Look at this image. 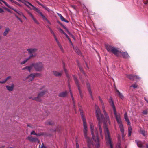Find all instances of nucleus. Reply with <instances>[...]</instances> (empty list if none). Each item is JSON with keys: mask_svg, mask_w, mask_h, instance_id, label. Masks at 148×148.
<instances>
[{"mask_svg": "<svg viewBox=\"0 0 148 148\" xmlns=\"http://www.w3.org/2000/svg\"><path fill=\"white\" fill-rule=\"evenodd\" d=\"M23 3L27 6L30 9H32L30 7V6H32L33 8V9L35 11H36L37 9L38 8H36L34 5H33L32 4L30 3L25 1H24L23 2Z\"/></svg>", "mask_w": 148, "mask_h": 148, "instance_id": "obj_6", "label": "nucleus"}, {"mask_svg": "<svg viewBox=\"0 0 148 148\" xmlns=\"http://www.w3.org/2000/svg\"><path fill=\"white\" fill-rule=\"evenodd\" d=\"M73 78L74 79V80L75 82V83L76 84V85H77L78 87V89L79 90V95L80 96V97L81 98H83V94L82 93V91L80 88V86H79L78 82L77 80V79L76 77L75 76H73Z\"/></svg>", "mask_w": 148, "mask_h": 148, "instance_id": "obj_7", "label": "nucleus"}, {"mask_svg": "<svg viewBox=\"0 0 148 148\" xmlns=\"http://www.w3.org/2000/svg\"><path fill=\"white\" fill-rule=\"evenodd\" d=\"M74 49L75 51L77 53L78 55H80L81 54V52L78 49L77 47H74L73 46Z\"/></svg>", "mask_w": 148, "mask_h": 148, "instance_id": "obj_27", "label": "nucleus"}, {"mask_svg": "<svg viewBox=\"0 0 148 148\" xmlns=\"http://www.w3.org/2000/svg\"><path fill=\"white\" fill-rule=\"evenodd\" d=\"M69 91H70V93L71 94V98H72V100H73L74 98H73V94H72V91H71V90L70 86H69Z\"/></svg>", "mask_w": 148, "mask_h": 148, "instance_id": "obj_34", "label": "nucleus"}, {"mask_svg": "<svg viewBox=\"0 0 148 148\" xmlns=\"http://www.w3.org/2000/svg\"><path fill=\"white\" fill-rule=\"evenodd\" d=\"M53 123V122L51 121H48L46 122V124L47 125H52Z\"/></svg>", "mask_w": 148, "mask_h": 148, "instance_id": "obj_39", "label": "nucleus"}, {"mask_svg": "<svg viewBox=\"0 0 148 148\" xmlns=\"http://www.w3.org/2000/svg\"><path fill=\"white\" fill-rule=\"evenodd\" d=\"M105 47L108 51L109 52H112L117 56H120V54L121 53V52L117 48L108 44L106 45Z\"/></svg>", "mask_w": 148, "mask_h": 148, "instance_id": "obj_3", "label": "nucleus"}, {"mask_svg": "<svg viewBox=\"0 0 148 148\" xmlns=\"http://www.w3.org/2000/svg\"><path fill=\"white\" fill-rule=\"evenodd\" d=\"M35 56V55L33 54L30 55L28 57L25 59L23 61L21 62L20 63V64L23 65L25 64L29 59H31L32 57H34Z\"/></svg>", "mask_w": 148, "mask_h": 148, "instance_id": "obj_9", "label": "nucleus"}, {"mask_svg": "<svg viewBox=\"0 0 148 148\" xmlns=\"http://www.w3.org/2000/svg\"><path fill=\"white\" fill-rule=\"evenodd\" d=\"M15 16L18 20H19L21 22V23L22 22V20L19 17H18L17 16L15 15Z\"/></svg>", "mask_w": 148, "mask_h": 148, "instance_id": "obj_50", "label": "nucleus"}, {"mask_svg": "<svg viewBox=\"0 0 148 148\" xmlns=\"http://www.w3.org/2000/svg\"><path fill=\"white\" fill-rule=\"evenodd\" d=\"M81 115L82 119L83 122V133L85 138L88 144L91 143V141L89 137L88 136V127L87 126L86 119L84 116L83 112L79 109Z\"/></svg>", "mask_w": 148, "mask_h": 148, "instance_id": "obj_1", "label": "nucleus"}, {"mask_svg": "<svg viewBox=\"0 0 148 148\" xmlns=\"http://www.w3.org/2000/svg\"><path fill=\"white\" fill-rule=\"evenodd\" d=\"M37 3H38L39 5H40L42 7L43 6V5L42 4H41L39 2H37Z\"/></svg>", "mask_w": 148, "mask_h": 148, "instance_id": "obj_59", "label": "nucleus"}, {"mask_svg": "<svg viewBox=\"0 0 148 148\" xmlns=\"http://www.w3.org/2000/svg\"><path fill=\"white\" fill-rule=\"evenodd\" d=\"M63 68L64 69V71L66 74H67V70L65 69V68H64V63H63ZM68 77V76L67 75H66Z\"/></svg>", "mask_w": 148, "mask_h": 148, "instance_id": "obj_41", "label": "nucleus"}, {"mask_svg": "<svg viewBox=\"0 0 148 148\" xmlns=\"http://www.w3.org/2000/svg\"><path fill=\"white\" fill-rule=\"evenodd\" d=\"M34 75L35 77H38L40 76H41V74L40 73H36L34 74H33Z\"/></svg>", "mask_w": 148, "mask_h": 148, "instance_id": "obj_36", "label": "nucleus"}, {"mask_svg": "<svg viewBox=\"0 0 148 148\" xmlns=\"http://www.w3.org/2000/svg\"><path fill=\"white\" fill-rule=\"evenodd\" d=\"M14 86V85L12 84L11 85V86L8 85L6 86V87L8 90L10 91L13 90Z\"/></svg>", "mask_w": 148, "mask_h": 148, "instance_id": "obj_21", "label": "nucleus"}, {"mask_svg": "<svg viewBox=\"0 0 148 148\" xmlns=\"http://www.w3.org/2000/svg\"><path fill=\"white\" fill-rule=\"evenodd\" d=\"M29 98L32 99L33 100H35L36 101H38V98L37 97H34L33 96H30L29 97Z\"/></svg>", "mask_w": 148, "mask_h": 148, "instance_id": "obj_29", "label": "nucleus"}, {"mask_svg": "<svg viewBox=\"0 0 148 148\" xmlns=\"http://www.w3.org/2000/svg\"><path fill=\"white\" fill-rule=\"evenodd\" d=\"M29 15L31 17L32 19H33V18H34V16L31 13H29Z\"/></svg>", "mask_w": 148, "mask_h": 148, "instance_id": "obj_53", "label": "nucleus"}, {"mask_svg": "<svg viewBox=\"0 0 148 148\" xmlns=\"http://www.w3.org/2000/svg\"><path fill=\"white\" fill-rule=\"evenodd\" d=\"M34 78V75L33 74H31L26 77V79H28L29 82L32 81Z\"/></svg>", "mask_w": 148, "mask_h": 148, "instance_id": "obj_13", "label": "nucleus"}, {"mask_svg": "<svg viewBox=\"0 0 148 148\" xmlns=\"http://www.w3.org/2000/svg\"><path fill=\"white\" fill-rule=\"evenodd\" d=\"M32 68L34 67L35 70L37 71H41L44 68L43 65L40 62L32 64Z\"/></svg>", "mask_w": 148, "mask_h": 148, "instance_id": "obj_4", "label": "nucleus"}, {"mask_svg": "<svg viewBox=\"0 0 148 148\" xmlns=\"http://www.w3.org/2000/svg\"><path fill=\"white\" fill-rule=\"evenodd\" d=\"M67 93L66 91L62 92L59 94L58 96L60 97H65L66 96Z\"/></svg>", "mask_w": 148, "mask_h": 148, "instance_id": "obj_19", "label": "nucleus"}, {"mask_svg": "<svg viewBox=\"0 0 148 148\" xmlns=\"http://www.w3.org/2000/svg\"><path fill=\"white\" fill-rule=\"evenodd\" d=\"M132 132L128 131V136H130L131 135Z\"/></svg>", "mask_w": 148, "mask_h": 148, "instance_id": "obj_57", "label": "nucleus"}, {"mask_svg": "<svg viewBox=\"0 0 148 148\" xmlns=\"http://www.w3.org/2000/svg\"><path fill=\"white\" fill-rule=\"evenodd\" d=\"M42 7L45 8V9L46 10H47L48 12H50V9L47 7L43 5V6H42Z\"/></svg>", "mask_w": 148, "mask_h": 148, "instance_id": "obj_37", "label": "nucleus"}, {"mask_svg": "<svg viewBox=\"0 0 148 148\" xmlns=\"http://www.w3.org/2000/svg\"><path fill=\"white\" fill-rule=\"evenodd\" d=\"M140 79V78L138 76L134 75V79Z\"/></svg>", "mask_w": 148, "mask_h": 148, "instance_id": "obj_49", "label": "nucleus"}, {"mask_svg": "<svg viewBox=\"0 0 148 148\" xmlns=\"http://www.w3.org/2000/svg\"><path fill=\"white\" fill-rule=\"evenodd\" d=\"M143 2L145 4H146L148 3V0H143Z\"/></svg>", "mask_w": 148, "mask_h": 148, "instance_id": "obj_43", "label": "nucleus"}, {"mask_svg": "<svg viewBox=\"0 0 148 148\" xmlns=\"http://www.w3.org/2000/svg\"><path fill=\"white\" fill-rule=\"evenodd\" d=\"M104 131L105 138L106 143L108 145H109L110 148H113V145L111 141V138L110 136V134L108 128L106 126L104 127Z\"/></svg>", "mask_w": 148, "mask_h": 148, "instance_id": "obj_2", "label": "nucleus"}, {"mask_svg": "<svg viewBox=\"0 0 148 148\" xmlns=\"http://www.w3.org/2000/svg\"><path fill=\"white\" fill-rule=\"evenodd\" d=\"M9 8H10L12 10H14V11H15L17 13H18V12H19V11L13 8L11 6H10V5L8 4V6H7Z\"/></svg>", "mask_w": 148, "mask_h": 148, "instance_id": "obj_31", "label": "nucleus"}, {"mask_svg": "<svg viewBox=\"0 0 148 148\" xmlns=\"http://www.w3.org/2000/svg\"><path fill=\"white\" fill-rule=\"evenodd\" d=\"M53 72L54 75L57 77H60L61 76L62 73V71L59 72L56 71H53Z\"/></svg>", "mask_w": 148, "mask_h": 148, "instance_id": "obj_15", "label": "nucleus"}, {"mask_svg": "<svg viewBox=\"0 0 148 148\" xmlns=\"http://www.w3.org/2000/svg\"><path fill=\"white\" fill-rule=\"evenodd\" d=\"M30 134L31 135H36V133H35V132L34 131H33L31 132Z\"/></svg>", "mask_w": 148, "mask_h": 148, "instance_id": "obj_45", "label": "nucleus"}, {"mask_svg": "<svg viewBox=\"0 0 148 148\" xmlns=\"http://www.w3.org/2000/svg\"><path fill=\"white\" fill-rule=\"evenodd\" d=\"M5 83V80H4V81H0V83Z\"/></svg>", "mask_w": 148, "mask_h": 148, "instance_id": "obj_64", "label": "nucleus"}, {"mask_svg": "<svg viewBox=\"0 0 148 148\" xmlns=\"http://www.w3.org/2000/svg\"><path fill=\"white\" fill-rule=\"evenodd\" d=\"M118 124L120 131L122 133V136H123L124 134V130L123 127V126L122 123L119 124Z\"/></svg>", "mask_w": 148, "mask_h": 148, "instance_id": "obj_18", "label": "nucleus"}, {"mask_svg": "<svg viewBox=\"0 0 148 148\" xmlns=\"http://www.w3.org/2000/svg\"><path fill=\"white\" fill-rule=\"evenodd\" d=\"M11 78V76H8V77H7L6 79H5V82L7 81L9 79H10Z\"/></svg>", "mask_w": 148, "mask_h": 148, "instance_id": "obj_46", "label": "nucleus"}, {"mask_svg": "<svg viewBox=\"0 0 148 148\" xmlns=\"http://www.w3.org/2000/svg\"><path fill=\"white\" fill-rule=\"evenodd\" d=\"M46 21H47V22L49 23V24H51V23L47 19V20H46Z\"/></svg>", "mask_w": 148, "mask_h": 148, "instance_id": "obj_62", "label": "nucleus"}, {"mask_svg": "<svg viewBox=\"0 0 148 148\" xmlns=\"http://www.w3.org/2000/svg\"><path fill=\"white\" fill-rule=\"evenodd\" d=\"M59 31L61 33L64 34H66V33H65L63 30V29H61V28H60L59 29Z\"/></svg>", "mask_w": 148, "mask_h": 148, "instance_id": "obj_40", "label": "nucleus"}, {"mask_svg": "<svg viewBox=\"0 0 148 148\" xmlns=\"http://www.w3.org/2000/svg\"><path fill=\"white\" fill-rule=\"evenodd\" d=\"M87 86L88 89V91L89 92V93L91 95V96L92 97V91H91V88H90V86L88 84H87Z\"/></svg>", "mask_w": 148, "mask_h": 148, "instance_id": "obj_28", "label": "nucleus"}, {"mask_svg": "<svg viewBox=\"0 0 148 148\" xmlns=\"http://www.w3.org/2000/svg\"><path fill=\"white\" fill-rule=\"evenodd\" d=\"M144 100L146 101L147 103L148 104V99H147L145 97H144Z\"/></svg>", "mask_w": 148, "mask_h": 148, "instance_id": "obj_60", "label": "nucleus"}, {"mask_svg": "<svg viewBox=\"0 0 148 148\" xmlns=\"http://www.w3.org/2000/svg\"><path fill=\"white\" fill-rule=\"evenodd\" d=\"M34 22L36 24H39V22L36 19V18H35L34 17L32 19Z\"/></svg>", "mask_w": 148, "mask_h": 148, "instance_id": "obj_38", "label": "nucleus"}, {"mask_svg": "<svg viewBox=\"0 0 148 148\" xmlns=\"http://www.w3.org/2000/svg\"><path fill=\"white\" fill-rule=\"evenodd\" d=\"M32 64H31L29 66H26L24 68L22 69V70H25V69L27 70L29 72H31V70L32 68Z\"/></svg>", "mask_w": 148, "mask_h": 148, "instance_id": "obj_23", "label": "nucleus"}, {"mask_svg": "<svg viewBox=\"0 0 148 148\" xmlns=\"http://www.w3.org/2000/svg\"><path fill=\"white\" fill-rule=\"evenodd\" d=\"M128 131L132 132V129L131 126L128 127Z\"/></svg>", "mask_w": 148, "mask_h": 148, "instance_id": "obj_47", "label": "nucleus"}, {"mask_svg": "<svg viewBox=\"0 0 148 148\" xmlns=\"http://www.w3.org/2000/svg\"><path fill=\"white\" fill-rule=\"evenodd\" d=\"M140 133L144 136H145L146 134V132L144 130L142 129H140Z\"/></svg>", "mask_w": 148, "mask_h": 148, "instance_id": "obj_32", "label": "nucleus"}, {"mask_svg": "<svg viewBox=\"0 0 148 148\" xmlns=\"http://www.w3.org/2000/svg\"><path fill=\"white\" fill-rule=\"evenodd\" d=\"M116 91L118 93L119 96V97H120L121 99H123V98H124V96L121 93L119 92V91L118 90H117L116 89Z\"/></svg>", "mask_w": 148, "mask_h": 148, "instance_id": "obj_25", "label": "nucleus"}, {"mask_svg": "<svg viewBox=\"0 0 148 148\" xmlns=\"http://www.w3.org/2000/svg\"><path fill=\"white\" fill-rule=\"evenodd\" d=\"M113 111L115 118L118 124H119L122 123L120 114L119 113H117L116 109L114 110Z\"/></svg>", "mask_w": 148, "mask_h": 148, "instance_id": "obj_5", "label": "nucleus"}, {"mask_svg": "<svg viewBox=\"0 0 148 148\" xmlns=\"http://www.w3.org/2000/svg\"><path fill=\"white\" fill-rule=\"evenodd\" d=\"M41 148H47L46 147L44 146L43 144L42 143L41 146Z\"/></svg>", "mask_w": 148, "mask_h": 148, "instance_id": "obj_58", "label": "nucleus"}, {"mask_svg": "<svg viewBox=\"0 0 148 148\" xmlns=\"http://www.w3.org/2000/svg\"><path fill=\"white\" fill-rule=\"evenodd\" d=\"M18 14L19 15H22H22L23 14V13L21 12L20 11H19V12H18Z\"/></svg>", "mask_w": 148, "mask_h": 148, "instance_id": "obj_56", "label": "nucleus"}, {"mask_svg": "<svg viewBox=\"0 0 148 148\" xmlns=\"http://www.w3.org/2000/svg\"><path fill=\"white\" fill-rule=\"evenodd\" d=\"M127 77L129 78L132 80L134 79V75H128Z\"/></svg>", "mask_w": 148, "mask_h": 148, "instance_id": "obj_30", "label": "nucleus"}, {"mask_svg": "<svg viewBox=\"0 0 148 148\" xmlns=\"http://www.w3.org/2000/svg\"><path fill=\"white\" fill-rule=\"evenodd\" d=\"M11 2L14 3L16 4L18 3L14 1L13 0H9Z\"/></svg>", "mask_w": 148, "mask_h": 148, "instance_id": "obj_51", "label": "nucleus"}, {"mask_svg": "<svg viewBox=\"0 0 148 148\" xmlns=\"http://www.w3.org/2000/svg\"><path fill=\"white\" fill-rule=\"evenodd\" d=\"M36 12L38 13L41 16L43 20L46 21V20H47V18L42 14V13L40 12V10L38 9L36 11Z\"/></svg>", "mask_w": 148, "mask_h": 148, "instance_id": "obj_14", "label": "nucleus"}, {"mask_svg": "<svg viewBox=\"0 0 148 148\" xmlns=\"http://www.w3.org/2000/svg\"><path fill=\"white\" fill-rule=\"evenodd\" d=\"M10 31V29L8 28H6L5 29V31H4L3 33V35L4 36H6L7 34L8 33V32Z\"/></svg>", "mask_w": 148, "mask_h": 148, "instance_id": "obj_26", "label": "nucleus"}, {"mask_svg": "<svg viewBox=\"0 0 148 148\" xmlns=\"http://www.w3.org/2000/svg\"><path fill=\"white\" fill-rule=\"evenodd\" d=\"M29 15L31 17L32 19H33V18H34V16L31 13H29Z\"/></svg>", "mask_w": 148, "mask_h": 148, "instance_id": "obj_54", "label": "nucleus"}, {"mask_svg": "<svg viewBox=\"0 0 148 148\" xmlns=\"http://www.w3.org/2000/svg\"><path fill=\"white\" fill-rule=\"evenodd\" d=\"M135 141L136 143L137 146L139 147L140 148H145V146L143 145V143L142 142L136 140H135Z\"/></svg>", "mask_w": 148, "mask_h": 148, "instance_id": "obj_12", "label": "nucleus"}, {"mask_svg": "<svg viewBox=\"0 0 148 148\" xmlns=\"http://www.w3.org/2000/svg\"><path fill=\"white\" fill-rule=\"evenodd\" d=\"M1 2H3L7 6H8V4L6 2L4 1L3 0H0V4H2Z\"/></svg>", "mask_w": 148, "mask_h": 148, "instance_id": "obj_33", "label": "nucleus"}, {"mask_svg": "<svg viewBox=\"0 0 148 148\" xmlns=\"http://www.w3.org/2000/svg\"><path fill=\"white\" fill-rule=\"evenodd\" d=\"M137 86H138L135 83H134V84L130 86V87H133L134 88H136L137 87Z\"/></svg>", "mask_w": 148, "mask_h": 148, "instance_id": "obj_35", "label": "nucleus"}, {"mask_svg": "<svg viewBox=\"0 0 148 148\" xmlns=\"http://www.w3.org/2000/svg\"><path fill=\"white\" fill-rule=\"evenodd\" d=\"M55 39L56 42L57 44H58V46L59 47L60 49H61V51H62L63 52V48L62 47V46L61 45L60 43L59 42V41L58 40L57 38H55Z\"/></svg>", "mask_w": 148, "mask_h": 148, "instance_id": "obj_24", "label": "nucleus"}, {"mask_svg": "<svg viewBox=\"0 0 148 148\" xmlns=\"http://www.w3.org/2000/svg\"><path fill=\"white\" fill-rule=\"evenodd\" d=\"M27 139L30 142H35L36 141L39 142L38 139L36 138H34L32 136H29L27 137Z\"/></svg>", "mask_w": 148, "mask_h": 148, "instance_id": "obj_11", "label": "nucleus"}, {"mask_svg": "<svg viewBox=\"0 0 148 148\" xmlns=\"http://www.w3.org/2000/svg\"><path fill=\"white\" fill-rule=\"evenodd\" d=\"M79 66V69L80 70V71L81 72H82L84 74V72L83 71V69H82V68L80 66Z\"/></svg>", "mask_w": 148, "mask_h": 148, "instance_id": "obj_44", "label": "nucleus"}, {"mask_svg": "<svg viewBox=\"0 0 148 148\" xmlns=\"http://www.w3.org/2000/svg\"><path fill=\"white\" fill-rule=\"evenodd\" d=\"M47 91V90H44L38 94L37 96V97L38 100V101H41V98L46 93Z\"/></svg>", "mask_w": 148, "mask_h": 148, "instance_id": "obj_8", "label": "nucleus"}, {"mask_svg": "<svg viewBox=\"0 0 148 148\" xmlns=\"http://www.w3.org/2000/svg\"><path fill=\"white\" fill-rule=\"evenodd\" d=\"M27 50L31 55L36 52L37 51V49L36 48H30L27 49Z\"/></svg>", "mask_w": 148, "mask_h": 148, "instance_id": "obj_10", "label": "nucleus"}, {"mask_svg": "<svg viewBox=\"0 0 148 148\" xmlns=\"http://www.w3.org/2000/svg\"><path fill=\"white\" fill-rule=\"evenodd\" d=\"M4 8L8 12H10V11L9 9H8V8Z\"/></svg>", "mask_w": 148, "mask_h": 148, "instance_id": "obj_63", "label": "nucleus"}, {"mask_svg": "<svg viewBox=\"0 0 148 148\" xmlns=\"http://www.w3.org/2000/svg\"><path fill=\"white\" fill-rule=\"evenodd\" d=\"M4 12V10L1 8L0 7V13H3Z\"/></svg>", "mask_w": 148, "mask_h": 148, "instance_id": "obj_48", "label": "nucleus"}, {"mask_svg": "<svg viewBox=\"0 0 148 148\" xmlns=\"http://www.w3.org/2000/svg\"><path fill=\"white\" fill-rule=\"evenodd\" d=\"M50 32L52 34L53 36H54V35H55V34L54 33V32L53 31V30H51V31H50Z\"/></svg>", "mask_w": 148, "mask_h": 148, "instance_id": "obj_55", "label": "nucleus"}, {"mask_svg": "<svg viewBox=\"0 0 148 148\" xmlns=\"http://www.w3.org/2000/svg\"><path fill=\"white\" fill-rule=\"evenodd\" d=\"M109 103L113 108V110L116 109L113 100L112 99V98H111L109 99Z\"/></svg>", "mask_w": 148, "mask_h": 148, "instance_id": "obj_17", "label": "nucleus"}, {"mask_svg": "<svg viewBox=\"0 0 148 148\" xmlns=\"http://www.w3.org/2000/svg\"><path fill=\"white\" fill-rule=\"evenodd\" d=\"M121 55L124 58H127L129 57V56L127 52H121V53L120 54V56H121Z\"/></svg>", "mask_w": 148, "mask_h": 148, "instance_id": "obj_20", "label": "nucleus"}, {"mask_svg": "<svg viewBox=\"0 0 148 148\" xmlns=\"http://www.w3.org/2000/svg\"><path fill=\"white\" fill-rule=\"evenodd\" d=\"M124 117L126 121L127 122V125H130V123L128 118L127 114L126 112H125L124 114Z\"/></svg>", "mask_w": 148, "mask_h": 148, "instance_id": "obj_16", "label": "nucleus"}, {"mask_svg": "<svg viewBox=\"0 0 148 148\" xmlns=\"http://www.w3.org/2000/svg\"><path fill=\"white\" fill-rule=\"evenodd\" d=\"M143 113L144 114H147V110L144 111L143 112Z\"/></svg>", "mask_w": 148, "mask_h": 148, "instance_id": "obj_52", "label": "nucleus"}, {"mask_svg": "<svg viewBox=\"0 0 148 148\" xmlns=\"http://www.w3.org/2000/svg\"><path fill=\"white\" fill-rule=\"evenodd\" d=\"M57 15L58 16L60 17V19L62 21L67 23L69 22V21H68L65 19L63 17V16L61 14H59V13H57Z\"/></svg>", "mask_w": 148, "mask_h": 148, "instance_id": "obj_22", "label": "nucleus"}, {"mask_svg": "<svg viewBox=\"0 0 148 148\" xmlns=\"http://www.w3.org/2000/svg\"><path fill=\"white\" fill-rule=\"evenodd\" d=\"M76 148H79L78 144L77 143H76Z\"/></svg>", "mask_w": 148, "mask_h": 148, "instance_id": "obj_61", "label": "nucleus"}, {"mask_svg": "<svg viewBox=\"0 0 148 148\" xmlns=\"http://www.w3.org/2000/svg\"><path fill=\"white\" fill-rule=\"evenodd\" d=\"M43 133H38V134L36 133V135L37 136H41L42 135H43Z\"/></svg>", "mask_w": 148, "mask_h": 148, "instance_id": "obj_42", "label": "nucleus"}]
</instances>
